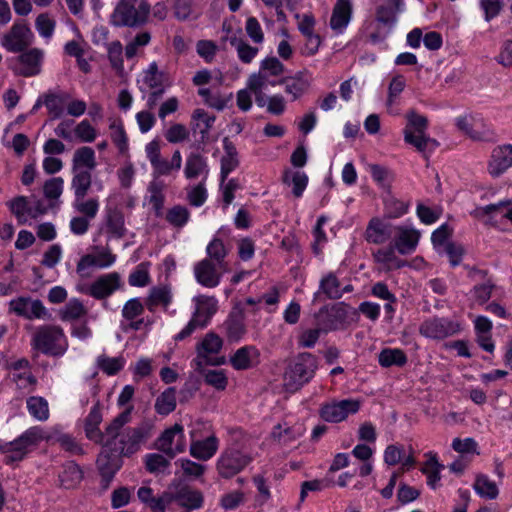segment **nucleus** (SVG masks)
Instances as JSON below:
<instances>
[{"instance_id":"nucleus-63","label":"nucleus","mask_w":512,"mask_h":512,"mask_svg":"<svg viewBox=\"0 0 512 512\" xmlns=\"http://www.w3.org/2000/svg\"><path fill=\"white\" fill-rule=\"evenodd\" d=\"M145 304L139 298L128 300L122 309V317L125 320H134L144 313Z\"/></svg>"},{"instance_id":"nucleus-40","label":"nucleus","mask_w":512,"mask_h":512,"mask_svg":"<svg viewBox=\"0 0 512 512\" xmlns=\"http://www.w3.org/2000/svg\"><path fill=\"white\" fill-rule=\"evenodd\" d=\"M283 183L292 187V194L300 198L308 184V176L302 171L285 170Z\"/></svg>"},{"instance_id":"nucleus-49","label":"nucleus","mask_w":512,"mask_h":512,"mask_svg":"<svg viewBox=\"0 0 512 512\" xmlns=\"http://www.w3.org/2000/svg\"><path fill=\"white\" fill-rule=\"evenodd\" d=\"M379 364L382 367H402L407 363V356L398 348H385L378 355Z\"/></svg>"},{"instance_id":"nucleus-44","label":"nucleus","mask_w":512,"mask_h":512,"mask_svg":"<svg viewBox=\"0 0 512 512\" xmlns=\"http://www.w3.org/2000/svg\"><path fill=\"white\" fill-rule=\"evenodd\" d=\"M278 83L285 86V92L292 95V100L301 97L308 89L309 83L300 73L294 77H284Z\"/></svg>"},{"instance_id":"nucleus-45","label":"nucleus","mask_w":512,"mask_h":512,"mask_svg":"<svg viewBox=\"0 0 512 512\" xmlns=\"http://www.w3.org/2000/svg\"><path fill=\"white\" fill-rule=\"evenodd\" d=\"M176 403V389L169 387L157 397L154 408L159 415L166 416L175 410Z\"/></svg>"},{"instance_id":"nucleus-6","label":"nucleus","mask_w":512,"mask_h":512,"mask_svg":"<svg viewBox=\"0 0 512 512\" xmlns=\"http://www.w3.org/2000/svg\"><path fill=\"white\" fill-rule=\"evenodd\" d=\"M407 120L408 122L404 129L405 142L414 146L426 156L427 152L433 151L438 146V142L435 139L425 134L428 127L427 118L417 114L415 111H410L407 114Z\"/></svg>"},{"instance_id":"nucleus-13","label":"nucleus","mask_w":512,"mask_h":512,"mask_svg":"<svg viewBox=\"0 0 512 512\" xmlns=\"http://www.w3.org/2000/svg\"><path fill=\"white\" fill-rule=\"evenodd\" d=\"M156 448L165 453L169 458L182 453L186 448L183 426L176 423L166 429L156 441Z\"/></svg>"},{"instance_id":"nucleus-10","label":"nucleus","mask_w":512,"mask_h":512,"mask_svg":"<svg viewBox=\"0 0 512 512\" xmlns=\"http://www.w3.org/2000/svg\"><path fill=\"white\" fill-rule=\"evenodd\" d=\"M123 287L121 275L118 272H110L97 277L88 287L80 289L97 300H106L115 291Z\"/></svg>"},{"instance_id":"nucleus-56","label":"nucleus","mask_w":512,"mask_h":512,"mask_svg":"<svg viewBox=\"0 0 512 512\" xmlns=\"http://www.w3.org/2000/svg\"><path fill=\"white\" fill-rule=\"evenodd\" d=\"M208 258L211 259L214 263L227 268V263L225 258L227 256V249L223 241L219 238H214L206 248Z\"/></svg>"},{"instance_id":"nucleus-20","label":"nucleus","mask_w":512,"mask_h":512,"mask_svg":"<svg viewBox=\"0 0 512 512\" xmlns=\"http://www.w3.org/2000/svg\"><path fill=\"white\" fill-rule=\"evenodd\" d=\"M31 31L21 23H14L3 37L2 45L10 52H21L30 44Z\"/></svg>"},{"instance_id":"nucleus-9","label":"nucleus","mask_w":512,"mask_h":512,"mask_svg":"<svg viewBox=\"0 0 512 512\" xmlns=\"http://www.w3.org/2000/svg\"><path fill=\"white\" fill-rule=\"evenodd\" d=\"M223 345L222 339L215 333L209 332L205 335L203 340L197 344V366L201 367L203 364L219 366L226 362L224 356H218Z\"/></svg>"},{"instance_id":"nucleus-38","label":"nucleus","mask_w":512,"mask_h":512,"mask_svg":"<svg viewBox=\"0 0 512 512\" xmlns=\"http://www.w3.org/2000/svg\"><path fill=\"white\" fill-rule=\"evenodd\" d=\"M184 174L187 179H194L200 175L207 176L208 165L206 159L199 153H191L186 159Z\"/></svg>"},{"instance_id":"nucleus-50","label":"nucleus","mask_w":512,"mask_h":512,"mask_svg":"<svg viewBox=\"0 0 512 512\" xmlns=\"http://www.w3.org/2000/svg\"><path fill=\"white\" fill-rule=\"evenodd\" d=\"M165 184L162 181L153 180L148 185L149 203L152 205L156 216H161L164 208Z\"/></svg>"},{"instance_id":"nucleus-35","label":"nucleus","mask_w":512,"mask_h":512,"mask_svg":"<svg viewBox=\"0 0 512 512\" xmlns=\"http://www.w3.org/2000/svg\"><path fill=\"white\" fill-rule=\"evenodd\" d=\"M172 300L171 289L167 285L154 286L145 300V306L151 312L159 305L167 307Z\"/></svg>"},{"instance_id":"nucleus-47","label":"nucleus","mask_w":512,"mask_h":512,"mask_svg":"<svg viewBox=\"0 0 512 512\" xmlns=\"http://www.w3.org/2000/svg\"><path fill=\"white\" fill-rule=\"evenodd\" d=\"M72 206L82 217L93 220L98 214L100 204L97 198L86 199V196H81L74 198Z\"/></svg>"},{"instance_id":"nucleus-1","label":"nucleus","mask_w":512,"mask_h":512,"mask_svg":"<svg viewBox=\"0 0 512 512\" xmlns=\"http://www.w3.org/2000/svg\"><path fill=\"white\" fill-rule=\"evenodd\" d=\"M133 409V405L127 406L107 425L106 448L119 455L134 454L152 436L154 426L150 421H142L135 427L121 431L124 425L131 421Z\"/></svg>"},{"instance_id":"nucleus-14","label":"nucleus","mask_w":512,"mask_h":512,"mask_svg":"<svg viewBox=\"0 0 512 512\" xmlns=\"http://www.w3.org/2000/svg\"><path fill=\"white\" fill-rule=\"evenodd\" d=\"M350 308L344 302H339L331 307L324 306L315 315L317 326L323 329V332L336 330L347 318V309Z\"/></svg>"},{"instance_id":"nucleus-30","label":"nucleus","mask_w":512,"mask_h":512,"mask_svg":"<svg viewBox=\"0 0 512 512\" xmlns=\"http://www.w3.org/2000/svg\"><path fill=\"white\" fill-rule=\"evenodd\" d=\"M352 13V6L349 0H338L330 19V26L333 30L342 32L348 25Z\"/></svg>"},{"instance_id":"nucleus-57","label":"nucleus","mask_w":512,"mask_h":512,"mask_svg":"<svg viewBox=\"0 0 512 512\" xmlns=\"http://www.w3.org/2000/svg\"><path fill=\"white\" fill-rule=\"evenodd\" d=\"M303 431L300 427H283L281 424L276 425L272 430V438L279 443L288 444L302 435Z\"/></svg>"},{"instance_id":"nucleus-52","label":"nucleus","mask_w":512,"mask_h":512,"mask_svg":"<svg viewBox=\"0 0 512 512\" xmlns=\"http://www.w3.org/2000/svg\"><path fill=\"white\" fill-rule=\"evenodd\" d=\"M86 314V308L77 298L70 299L59 311V316L62 321H75L82 318Z\"/></svg>"},{"instance_id":"nucleus-7","label":"nucleus","mask_w":512,"mask_h":512,"mask_svg":"<svg viewBox=\"0 0 512 512\" xmlns=\"http://www.w3.org/2000/svg\"><path fill=\"white\" fill-rule=\"evenodd\" d=\"M196 310L188 324L174 337L175 341H182L189 337L197 328H204L217 311V301L214 297L199 295L194 298Z\"/></svg>"},{"instance_id":"nucleus-23","label":"nucleus","mask_w":512,"mask_h":512,"mask_svg":"<svg viewBox=\"0 0 512 512\" xmlns=\"http://www.w3.org/2000/svg\"><path fill=\"white\" fill-rule=\"evenodd\" d=\"M512 167V145L506 144L493 149L489 161V172L493 176H499Z\"/></svg>"},{"instance_id":"nucleus-51","label":"nucleus","mask_w":512,"mask_h":512,"mask_svg":"<svg viewBox=\"0 0 512 512\" xmlns=\"http://www.w3.org/2000/svg\"><path fill=\"white\" fill-rule=\"evenodd\" d=\"M29 414L38 421H46L49 418V405L41 396H30L26 400Z\"/></svg>"},{"instance_id":"nucleus-39","label":"nucleus","mask_w":512,"mask_h":512,"mask_svg":"<svg viewBox=\"0 0 512 512\" xmlns=\"http://www.w3.org/2000/svg\"><path fill=\"white\" fill-rule=\"evenodd\" d=\"M110 138L118 148L120 154H125L129 149L128 136L124 129L122 120L119 118L109 119Z\"/></svg>"},{"instance_id":"nucleus-43","label":"nucleus","mask_w":512,"mask_h":512,"mask_svg":"<svg viewBox=\"0 0 512 512\" xmlns=\"http://www.w3.org/2000/svg\"><path fill=\"white\" fill-rule=\"evenodd\" d=\"M83 478V472L79 465L69 461L63 466V471L59 474L61 486L66 489L75 487Z\"/></svg>"},{"instance_id":"nucleus-58","label":"nucleus","mask_w":512,"mask_h":512,"mask_svg":"<svg viewBox=\"0 0 512 512\" xmlns=\"http://www.w3.org/2000/svg\"><path fill=\"white\" fill-rule=\"evenodd\" d=\"M125 360L123 357H108L100 355L97 358V366L107 375H115L124 367Z\"/></svg>"},{"instance_id":"nucleus-31","label":"nucleus","mask_w":512,"mask_h":512,"mask_svg":"<svg viewBox=\"0 0 512 512\" xmlns=\"http://www.w3.org/2000/svg\"><path fill=\"white\" fill-rule=\"evenodd\" d=\"M70 94L66 92L49 91L43 95V104L53 119L60 118L64 113V106L70 100Z\"/></svg>"},{"instance_id":"nucleus-5","label":"nucleus","mask_w":512,"mask_h":512,"mask_svg":"<svg viewBox=\"0 0 512 512\" xmlns=\"http://www.w3.org/2000/svg\"><path fill=\"white\" fill-rule=\"evenodd\" d=\"M149 13L150 5L146 0H120L111 21L118 27H136L146 22Z\"/></svg>"},{"instance_id":"nucleus-26","label":"nucleus","mask_w":512,"mask_h":512,"mask_svg":"<svg viewBox=\"0 0 512 512\" xmlns=\"http://www.w3.org/2000/svg\"><path fill=\"white\" fill-rule=\"evenodd\" d=\"M260 352L255 346L239 348L230 358V363L235 370H248L259 363Z\"/></svg>"},{"instance_id":"nucleus-17","label":"nucleus","mask_w":512,"mask_h":512,"mask_svg":"<svg viewBox=\"0 0 512 512\" xmlns=\"http://www.w3.org/2000/svg\"><path fill=\"white\" fill-rule=\"evenodd\" d=\"M116 261V255L109 249H103L97 254H86L80 258L76 266V272L81 278H89L90 267L108 268Z\"/></svg>"},{"instance_id":"nucleus-64","label":"nucleus","mask_w":512,"mask_h":512,"mask_svg":"<svg viewBox=\"0 0 512 512\" xmlns=\"http://www.w3.org/2000/svg\"><path fill=\"white\" fill-rule=\"evenodd\" d=\"M74 133L78 139L86 143L93 142L97 136L95 128L86 119L77 124Z\"/></svg>"},{"instance_id":"nucleus-2","label":"nucleus","mask_w":512,"mask_h":512,"mask_svg":"<svg viewBox=\"0 0 512 512\" xmlns=\"http://www.w3.org/2000/svg\"><path fill=\"white\" fill-rule=\"evenodd\" d=\"M318 369V359L309 352L296 355L287 365L284 373V387L289 392H296L308 384Z\"/></svg>"},{"instance_id":"nucleus-36","label":"nucleus","mask_w":512,"mask_h":512,"mask_svg":"<svg viewBox=\"0 0 512 512\" xmlns=\"http://www.w3.org/2000/svg\"><path fill=\"white\" fill-rule=\"evenodd\" d=\"M426 456L428 459L421 468V472L427 476V484L432 489H436L441 479L440 472L444 469V465L439 463L435 453L429 452Z\"/></svg>"},{"instance_id":"nucleus-33","label":"nucleus","mask_w":512,"mask_h":512,"mask_svg":"<svg viewBox=\"0 0 512 512\" xmlns=\"http://www.w3.org/2000/svg\"><path fill=\"white\" fill-rule=\"evenodd\" d=\"M97 163H96V157L95 152L91 147L83 146L74 152L73 158H72V167L71 171H92L95 169Z\"/></svg>"},{"instance_id":"nucleus-19","label":"nucleus","mask_w":512,"mask_h":512,"mask_svg":"<svg viewBox=\"0 0 512 512\" xmlns=\"http://www.w3.org/2000/svg\"><path fill=\"white\" fill-rule=\"evenodd\" d=\"M102 419L101 405L98 401L85 418L84 430L89 440L106 447V440H108L107 427L104 432L99 429Z\"/></svg>"},{"instance_id":"nucleus-16","label":"nucleus","mask_w":512,"mask_h":512,"mask_svg":"<svg viewBox=\"0 0 512 512\" xmlns=\"http://www.w3.org/2000/svg\"><path fill=\"white\" fill-rule=\"evenodd\" d=\"M227 271L211 259H203L195 264L194 275L199 284L207 288H214L219 285L222 275Z\"/></svg>"},{"instance_id":"nucleus-8","label":"nucleus","mask_w":512,"mask_h":512,"mask_svg":"<svg viewBox=\"0 0 512 512\" xmlns=\"http://www.w3.org/2000/svg\"><path fill=\"white\" fill-rule=\"evenodd\" d=\"M251 461L249 454L236 448H226L216 462V469L222 478L229 479L241 472Z\"/></svg>"},{"instance_id":"nucleus-27","label":"nucleus","mask_w":512,"mask_h":512,"mask_svg":"<svg viewBox=\"0 0 512 512\" xmlns=\"http://www.w3.org/2000/svg\"><path fill=\"white\" fill-rule=\"evenodd\" d=\"M43 54L38 49H31L19 56L18 74L24 77L35 76L41 71Z\"/></svg>"},{"instance_id":"nucleus-55","label":"nucleus","mask_w":512,"mask_h":512,"mask_svg":"<svg viewBox=\"0 0 512 512\" xmlns=\"http://www.w3.org/2000/svg\"><path fill=\"white\" fill-rule=\"evenodd\" d=\"M143 83L150 90L165 89L164 74L159 71L156 62H152L144 72Z\"/></svg>"},{"instance_id":"nucleus-59","label":"nucleus","mask_w":512,"mask_h":512,"mask_svg":"<svg viewBox=\"0 0 512 512\" xmlns=\"http://www.w3.org/2000/svg\"><path fill=\"white\" fill-rule=\"evenodd\" d=\"M190 218L189 210L181 205H176L169 209L166 214V220L174 227L181 228L186 225Z\"/></svg>"},{"instance_id":"nucleus-61","label":"nucleus","mask_w":512,"mask_h":512,"mask_svg":"<svg viewBox=\"0 0 512 512\" xmlns=\"http://www.w3.org/2000/svg\"><path fill=\"white\" fill-rule=\"evenodd\" d=\"M370 173L374 181L378 183L382 188H388L393 179L392 172L381 165L371 164L369 165Z\"/></svg>"},{"instance_id":"nucleus-42","label":"nucleus","mask_w":512,"mask_h":512,"mask_svg":"<svg viewBox=\"0 0 512 512\" xmlns=\"http://www.w3.org/2000/svg\"><path fill=\"white\" fill-rule=\"evenodd\" d=\"M512 205V200H503L495 204H489L484 207H477L472 215L476 218L482 219L488 217L486 224H493V218L497 215L503 217V213Z\"/></svg>"},{"instance_id":"nucleus-32","label":"nucleus","mask_w":512,"mask_h":512,"mask_svg":"<svg viewBox=\"0 0 512 512\" xmlns=\"http://www.w3.org/2000/svg\"><path fill=\"white\" fill-rule=\"evenodd\" d=\"M105 222L108 232L115 238H123L126 234L123 212L117 207H107L105 211Z\"/></svg>"},{"instance_id":"nucleus-11","label":"nucleus","mask_w":512,"mask_h":512,"mask_svg":"<svg viewBox=\"0 0 512 512\" xmlns=\"http://www.w3.org/2000/svg\"><path fill=\"white\" fill-rule=\"evenodd\" d=\"M460 329L457 321L444 317H432L420 325L419 332L424 337L440 340L457 334Z\"/></svg>"},{"instance_id":"nucleus-53","label":"nucleus","mask_w":512,"mask_h":512,"mask_svg":"<svg viewBox=\"0 0 512 512\" xmlns=\"http://www.w3.org/2000/svg\"><path fill=\"white\" fill-rule=\"evenodd\" d=\"M198 93L201 97H203L206 104L217 110H223L227 103L232 99V93L229 95H224L209 88H201L199 89Z\"/></svg>"},{"instance_id":"nucleus-62","label":"nucleus","mask_w":512,"mask_h":512,"mask_svg":"<svg viewBox=\"0 0 512 512\" xmlns=\"http://www.w3.org/2000/svg\"><path fill=\"white\" fill-rule=\"evenodd\" d=\"M148 263H140L136 269L129 275L128 282L133 287H144L149 284L150 277L148 272Z\"/></svg>"},{"instance_id":"nucleus-54","label":"nucleus","mask_w":512,"mask_h":512,"mask_svg":"<svg viewBox=\"0 0 512 512\" xmlns=\"http://www.w3.org/2000/svg\"><path fill=\"white\" fill-rule=\"evenodd\" d=\"M476 493L483 498L495 499L498 496V488L495 482L486 475H478L473 485Z\"/></svg>"},{"instance_id":"nucleus-28","label":"nucleus","mask_w":512,"mask_h":512,"mask_svg":"<svg viewBox=\"0 0 512 512\" xmlns=\"http://www.w3.org/2000/svg\"><path fill=\"white\" fill-rule=\"evenodd\" d=\"M218 447V438L214 434H211L204 440H192L190 444V454L198 460L207 461L215 455Z\"/></svg>"},{"instance_id":"nucleus-29","label":"nucleus","mask_w":512,"mask_h":512,"mask_svg":"<svg viewBox=\"0 0 512 512\" xmlns=\"http://www.w3.org/2000/svg\"><path fill=\"white\" fill-rule=\"evenodd\" d=\"M403 0H387L377 8L376 19L383 25L391 28L397 21V15L403 10Z\"/></svg>"},{"instance_id":"nucleus-4","label":"nucleus","mask_w":512,"mask_h":512,"mask_svg":"<svg viewBox=\"0 0 512 512\" xmlns=\"http://www.w3.org/2000/svg\"><path fill=\"white\" fill-rule=\"evenodd\" d=\"M43 439V429L34 426L27 429L15 440L1 444L0 451L5 455V463L11 464L22 461Z\"/></svg>"},{"instance_id":"nucleus-18","label":"nucleus","mask_w":512,"mask_h":512,"mask_svg":"<svg viewBox=\"0 0 512 512\" xmlns=\"http://www.w3.org/2000/svg\"><path fill=\"white\" fill-rule=\"evenodd\" d=\"M457 127L473 140L493 141L495 133L481 118L459 117Z\"/></svg>"},{"instance_id":"nucleus-41","label":"nucleus","mask_w":512,"mask_h":512,"mask_svg":"<svg viewBox=\"0 0 512 512\" xmlns=\"http://www.w3.org/2000/svg\"><path fill=\"white\" fill-rule=\"evenodd\" d=\"M222 40H228L230 45L237 51L238 58L243 63H250L258 54L259 49L249 45L242 37L233 35L231 37L223 38Z\"/></svg>"},{"instance_id":"nucleus-25","label":"nucleus","mask_w":512,"mask_h":512,"mask_svg":"<svg viewBox=\"0 0 512 512\" xmlns=\"http://www.w3.org/2000/svg\"><path fill=\"white\" fill-rule=\"evenodd\" d=\"M119 454H109L102 452L97 458V467L101 476V483L107 488L114 478L115 473L119 470Z\"/></svg>"},{"instance_id":"nucleus-37","label":"nucleus","mask_w":512,"mask_h":512,"mask_svg":"<svg viewBox=\"0 0 512 512\" xmlns=\"http://www.w3.org/2000/svg\"><path fill=\"white\" fill-rule=\"evenodd\" d=\"M389 228V225L384 224L377 218H373L366 229V240L374 244L386 242L392 235Z\"/></svg>"},{"instance_id":"nucleus-24","label":"nucleus","mask_w":512,"mask_h":512,"mask_svg":"<svg viewBox=\"0 0 512 512\" xmlns=\"http://www.w3.org/2000/svg\"><path fill=\"white\" fill-rule=\"evenodd\" d=\"M394 246L402 254L413 252L418 244L420 234L414 229L398 226L395 228Z\"/></svg>"},{"instance_id":"nucleus-60","label":"nucleus","mask_w":512,"mask_h":512,"mask_svg":"<svg viewBox=\"0 0 512 512\" xmlns=\"http://www.w3.org/2000/svg\"><path fill=\"white\" fill-rule=\"evenodd\" d=\"M204 381L207 385L217 390H225L228 384L224 370H206L203 372Z\"/></svg>"},{"instance_id":"nucleus-12","label":"nucleus","mask_w":512,"mask_h":512,"mask_svg":"<svg viewBox=\"0 0 512 512\" xmlns=\"http://www.w3.org/2000/svg\"><path fill=\"white\" fill-rule=\"evenodd\" d=\"M361 401L357 399H344L324 403L320 408V416L323 420L331 423H338L345 420L350 414L359 411Z\"/></svg>"},{"instance_id":"nucleus-21","label":"nucleus","mask_w":512,"mask_h":512,"mask_svg":"<svg viewBox=\"0 0 512 512\" xmlns=\"http://www.w3.org/2000/svg\"><path fill=\"white\" fill-rule=\"evenodd\" d=\"M225 336L230 342H238L246 333L245 315L241 308L234 307L223 323Z\"/></svg>"},{"instance_id":"nucleus-46","label":"nucleus","mask_w":512,"mask_h":512,"mask_svg":"<svg viewBox=\"0 0 512 512\" xmlns=\"http://www.w3.org/2000/svg\"><path fill=\"white\" fill-rule=\"evenodd\" d=\"M192 119L197 121V123L193 126L194 132H199L201 142H205L208 139L209 130L212 128L215 122V116L209 115L203 109H196L193 112Z\"/></svg>"},{"instance_id":"nucleus-34","label":"nucleus","mask_w":512,"mask_h":512,"mask_svg":"<svg viewBox=\"0 0 512 512\" xmlns=\"http://www.w3.org/2000/svg\"><path fill=\"white\" fill-rule=\"evenodd\" d=\"M324 294L326 298L337 300L342 297L341 282L334 272L325 274L319 283V290L315 293L314 299L320 294Z\"/></svg>"},{"instance_id":"nucleus-3","label":"nucleus","mask_w":512,"mask_h":512,"mask_svg":"<svg viewBox=\"0 0 512 512\" xmlns=\"http://www.w3.org/2000/svg\"><path fill=\"white\" fill-rule=\"evenodd\" d=\"M31 345L41 353L60 357L68 349V342L63 329L56 325H42L33 334Z\"/></svg>"},{"instance_id":"nucleus-15","label":"nucleus","mask_w":512,"mask_h":512,"mask_svg":"<svg viewBox=\"0 0 512 512\" xmlns=\"http://www.w3.org/2000/svg\"><path fill=\"white\" fill-rule=\"evenodd\" d=\"M9 311L29 320L42 319L48 314L41 300L23 296L9 302Z\"/></svg>"},{"instance_id":"nucleus-48","label":"nucleus","mask_w":512,"mask_h":512,"mask_svg":"<svg viewBox=\"0 0 512 512\" xmlns=\"http://www.w3.org/2000/svg\"><path fill=\"white\" fill-rule=\"evenodd\" d=\"M92 186V174L90 171L72 172L71 189L74 192V198L87 196Z\"/></svg>"},{"instance_id":"nucleus-22","label":"nucleus","mask_w":512,"mask_h":512,"mask_svg":"<svg viewBox=\"0 0 512 512\" xmlns=\"http://www.w3.org/2000/svg\"><path fill=\"white\" fill-rule=\"evenodd\" d=\"M171 496L172 503L176 502L179 506L186 508L187 512L200 509L204 502L202 492L189 486H184L176 492H171Z\"/></svg>"}]
</instances>
